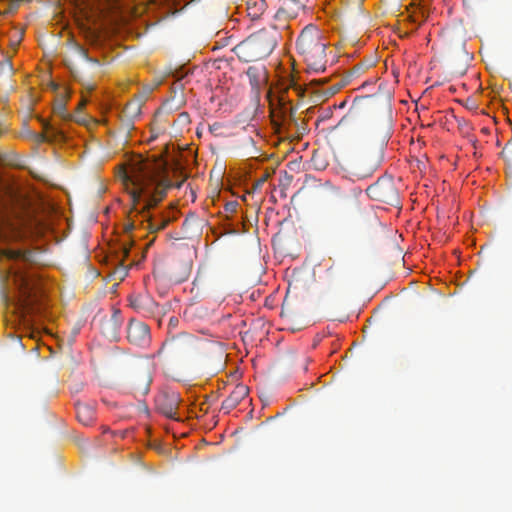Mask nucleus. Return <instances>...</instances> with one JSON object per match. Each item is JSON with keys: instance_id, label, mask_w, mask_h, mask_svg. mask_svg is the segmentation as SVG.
Wrapping results in <instances>:
<instances>
[{"instance_id": "4be33fe9", "label": "nucleus", "mask_w": 512, "mask_h": 512, "mask_svg": "<svg viewBox=\"0 0 512 512\" xmlns=\"http://www.w3.org/2000/svg\"><path fill=\"white\" fill-rule=\"evenodd\" d=\"M238 208V203L236 201H231L225 204V211L229 213H235Z\"/></svg>"}, {"instance_id": "20e7f679", "label": "nucleus", "mask_w": 512, "mask_h": 512, "mask_svg": "<svg viewBox=\"0 0 512 512\" xmlns=\"http://www.w3.org/2000/svg\"><path fill=\"white\" fill-rule=\"evenodd\" d=\"M383 158L384 151L381 146L366 150L349 164L347 172L353 181L368 179L379 169Z\"/></svg>"}, {"instance_id": "39448f33", "label": "nucleus", "mask_w": 512, "mask_h": 512, "mask_svg": "<svg viewBox=\"0 0 512 512\" xmlns=\"http://www.w3.org/2000/svg\"><path fill=\"white\" fill-rule=\"evenodd\" d=\"M11 278L19 292L15 304L16 308L23 316L36 313L37 303L34 293V281L22 271H11Z\"/></svg>"}, {"instance_id": "dca6fc26", "label": "nucleus", "mask_w": 512, "mask_h": 512, "mask_svg": "<svg viewBox=\"0 0 512 512\" xmlns=\"http://www.w3.org/2000/svg\"><path fill=\"white\" fill-rule=\"evenodd\" d=\"M151 383V376L148 372L143 373L140 380L135 379L132 383V388L139 392L142 395H145L149 391V386Z\"/></svg>"}, {"instance_id": "0eeeda50", "label": "nucleus", "mask_w": 512, "mask_h": 512, "mask_svg": "<svg viewBox=\"0 0 512 512\" xmlns=\"http://www.w3.org/2000/svg\"><path fill=\"white\" fill-rule=\"evenodd\" d=\"M194 340L190 335L179 334L167 339L159 350V353L171 356H182L188 354L193 349Z\"/></svg>"}, {"instance_id": "2eb2a0df", "label": "nucleus", "mask_w": 512, "mask_h": 512, "mask_svg": "<svg viewBox=\"0 0 512 512\" xmlns=\"http://www.w3.org/2000/svg\"><path fill=\"white\" fill-rule=\"evenodd\" d=\"M94 410L92 407L82 404L77 406V418L83 425H89L94 419Z\"/></svg>"}, {"instance_id": "a211bd4d", "label": "nucleus", "mask_w": 512, "mask_h": 512, "mask_svg": "<svg viewBox=\"0 0 512 512\" xmlns=\"http://www.w3.org/2000/svg\"><path fill=\"white\" fill-rule=\"evenodd\" d=\"M53 111L56 115H58L59 117H61L62 119L66 120V119H70L71 116L69 113H67L66 111V104H65V101L64 100H57L54 104V107H53Z\"/></svg>"}, {"instance_id": "9b49d317", "label": "nucleus", "mask_w": 512, "mask_h": 512, "mask_svg": "<svg viewBox=\"0 0 512 512\" xmlns=\"http://www.w3.org/2000/svg\"><path fill=\"white\" fill-rule=\"evenodd\" d=\"M130 304L132 308L143 316H153L159 310L158 303L148 294L131 297Z\"/></svg>"}, {"instance_id": "f03ea898", "label": "nucleus", "mask_w": 512, "mask_h": 512, "mask_svg": "<svg viewBox=\"0 0 512 512\" xmlns=\"http://www.w3.org/2000/svg\"><path fill=\"white\" fill-rule=\"evenodd\" d=\"M297 49L310 71L326 69V46L321 31L313 25L306 26L297 39Z\"/></svg>"}, {"instance_id": "412c9836", "label": "nucleus", "mask_w": 512, "mask_h": 512, "mask_svg": "<svg viewBox=\"0 0 512 512\" xmlns=\"http://www.w3.org/2000/svg\"><path fill=\"white\" fill-rule=\"evenodd\" d=\"M342 88V85L340 83H337L335 85H332L330 87H328L325 91H324V95L326 97H331L333 95H335L337 92L340 91V89Z\"/></svg>"}, {"instance_id": "423d86ee", "label": "nucleus", "mask_w": 512, "mask_h": 512, "mask_svg": "<svg viewBox=\"0 0 512 512\" xmlns=\"http://www.w3.org/2000/svg\"><path fill=\"white\" fill-rule=\"evenodd\" d=\"M366 194L375 201L392 204L397 200V190L390 177H379L375 183L368 186Z\"/></svg>"}, {"instance_id": "5701e85b", "label": "nucleus", "mask_w": 512, "mask_h": 512, "mask_svg": "<svg viewBox=\"0 0 512 512\" xmlns=\"http://www.w3.org/2000/svg\"><path fill=\"white\" fill-rule=\"evenodd\" d=\"M267 178H268V174H265L264 176H262L259 180L256 181L254 188L257 189V188L261 187L266 182Z\"/></svg>"}, {"instance_id": "aec40b11", "label": "nucleus", "mask_w": 512, "mask_h": 512, "mask_svg": "<svg viewBox=\"0 0 512 512\" xmlns=\"http://www.w3.org/2000/svg\"><path fill=\"white\" fill-rule=\"evenodd\" d=\"M122 254H123V258H126L128 255H129V248L123 246L122 247ZM124 260V259H122ZM127 272H128V269L126 266L123 265V261H121V267L119 268L118 271H116V273H119V278L122 279L124 276L127 275Z\"/></svg>"}, {"instance_id": "a878e982", "label": "nucleus", "mask_w": 512, "mask_h": 512, "mask_svg": "<svg viewBox=\"0 0 512 512\" xmlns=\"http://www.w3.org/2000/svg\"><path fill=\"white\" fill-rule=\"evenodd\" d=\"M315 82H317V83H326L327 82V78L315 80Z\"/></svg>"}, {"instance_id": "b1692460", "label": "nucleus", "mask_w": 512, "mask_h": 512, "mask_svg": "<svg viewBox=\"0 0 512 512\" xmlns=\"http://www.w3.org/2000/svg\"><path fill=\"white\" fill-rule=\"evenodd\" d=\"M79 53L88 61H93L91 58H89L87 51L83 47H78Z\"/></svg>"}, {"instance_id": "f3484780", "label": "nucleus", "mask_w": 512, "mask_h": 512, "mask_svg": "<svg viewBox=\"0 0 512 512\" xmlns=\"http://www.w3.org/2000/svg\"><path fill=\"white\" fill-rule=\"evenodd\" d=\"M299 8L300 2L297 0H280V8L278 13H285L289 16H293L296 14Z\"/></svg>"}, {"instance_id": "4468645a", "label": "nucleus", "mask_w": 512, "mask_h": 512, "mask_svg": "<svg viewBox=\"0 0 512 512\" xmlns=\"http://www.w3.org/2000/svg\"><path fill=\"white\" fill-rule=\"evenodd\" d=\"M30 138L37 144L46 143V142H54L65 140V135L63 132H53V135H47L44 133H36L30 132Z\"/></svg>"}, {"instance_id": "f8f14e48", "label": "nucleus", "mask_w": 512, "mask_h": 512, "mask_svg": "<svg viewBox=\"0 0 512 512\" xmlns=\"http://www.w3.org/2000/svg\"><path fill=\"white\" fill-rule=\"evenodd\" d=\"M249 393V389L246 385L238 384L234 387L230 395L222 402L221 409L225 413H229L231 410L236 408L239 403L244 400Z\"/></svg>"}, {"instance_id": "393cba45", "label": "nucleus", "mask_w": 512, "mask_h": 512, "mask_svg": "<svg viewBox=\"0 0 512 512\" xmlns=\"http://www.w3.org/2000/svg\"><path fill=\"white\" fill-rule=\"evenodd\" d=\"M20 257V252H11V255H9V258H18Z\"/></svg>"}, {"instance_id": "7ed1b4c3", "label": "nucleus", "mask_w": 512, "mask_h": 512, "mask_svg": "<svg viewBox=\"0 0 512 512\" xmlns=\"http://www.w3.org/2000/svg\"><path fill=\"white\" fill-rule=\"evenodd\" d=\"M278 32L262 29L238 44L236 54L244 62L259 61L269 56L277 45Z\"/></svg>"}, {"instance_id": "1a4fd4ad", "label": "nucleus", "mask_w": 512, "mask_h": 512, "mask_svg": "<svg viewBox=\"0 0 512 512\" xmlns=\"http://www.w3.org/2000/svg\"><path fill=\"white\" fill-rule=\"evenodd\" d=\"M127 339L137 346L147 345L150 341V329L143 322L131 320L127 328Z\"/></svg>"}, {"instance_id": "9d476101", "label": "nucleus", "mask_w": 512, "mask_h": 512, "mask_svg": "<svg viewBox=\"0 0 512 512\" xmlns=\"http://www.w3.org/2000/svg\"><path fill=\"white\" fill-rule=\"evenodd\" d=\"M156 409L170 419H176V411L179 405V396L175 392L160 394L156 400Z\"/></svg>"}, {"instance_id": "6ab92c4d", "label": "nucleus", "mask_w": 512, "mask_h": 512, "mask_svg": "<svg viewBox=\"0 0 512 512\" xmlns=\"http://www.w3.org/2000/svg\"><path fill=\"white\" fill-rule=\"evenodd\" d=\"M40 123L42 125V128H43V132L44 134H47V135H53V132H63L62 130L54 127L52 124H50L49 121L45 120V119H42L40 118Z\"/></svg>"}, {"instance_id": "6e6552de", "label": "nucleus", "mask_w": 512, "mask_h": 512, "mask_svg": "<svg viewBox=\"0 0 512 512\" xmlns=\"http://www.w3.org/2000/svg\"><path fill=\"white\" fill-rule=\"evenodd\" d=\"M252 93L255 97H259L262 89L266 86L268 80V72L264 64L251 65L246 70Z\"/></svg>"}, {"instance_id": "f257e3e1", "label": "nucleus", "mask_w": 512, "mask_h": 512, "mask_svg": "<svg viewBox=\"0 0 512 512\" xmlns=\"http://www.w3.org/2000/svg\"><path fill=\"white\" fill-rule=\"evenodd\" d=\"M120 177L132 201V222L127 231L135 227L137 221L149 232L163 230L176 219L175 212H161L153 209L165 198L172 186L165 176V163L137 156L131 159L128 169L121 171Z\"/></svg>"}, {"instance_id": "ddd939ff", "label": "nucleus", "mask_w": 512, "mask_h": 512, "mask_svg": "<svg viewBox=\"0 0 512 512\" xmlns=\"http://www.w3.org/2000/svg\"><path fill=\"white\" fill-rule=\"evenodd\" d=\"M140 113H141L140 101H138V100L129 101L123 108L121 115H120V119H121L124 129H126L127 131L131 130L133 128L134 120L140 115Z\"/></svg>"}]
</instances>
